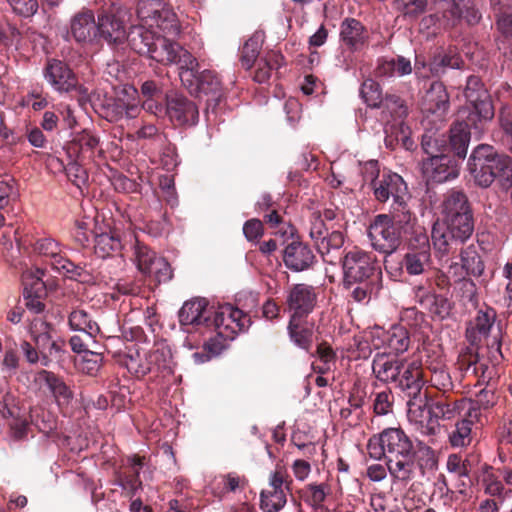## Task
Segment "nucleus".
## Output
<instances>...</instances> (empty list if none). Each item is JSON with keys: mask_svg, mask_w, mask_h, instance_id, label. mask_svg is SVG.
Wrapping results in <instances>:
<instances>
[{"mask_svg": "<svg viewBox=\"0 0 512 512\" xmlns=\"http://www.w3.org/2000/svg\"><path fill=\"white\" fill-rule=\"evenodd\" d=\"M468 170L475 183L483 188L497 181L507 191L512 187V160L499 155L490 145L477 146L468 160Z\"/></svg>", "mask_w": 512, "mask_h": 512, "instance_id": "2", "label": "nucleus"}, {"mask_svg": "<svg viewBox=\"0 0 512 512\" xmlns=\"http://www.w3.org/2000/svg\"><path fill=\"white\" fill-rule=\"evenodd\" d=\"M12 10L23 17L33 16L38 11L37 0H7Z\"/></svg>", "mask_w": 512, "mask_h": 512, "instance_id": "62", "label": "nucleus"}, {"mask_svg": "<svg viewBox=\"0 0 512 512\" xmlns=\"http://www.w3.org/2000/svg\"><path fill=\"white\" fill-rule=\"evenodd\" d=\"M496 320V312L493 308L480 309L475 319L466 329V338L471 344H476L489 336V332Z\"/></svg>", "mask_w": 512, "mask_h": 512, "instance_id": "31", "label": "nucleus"}, {"mask_svg": "<svg viewBox=\"0 0 512 512\" xmlns=\"http://www.w3.org/2000/svg\"><path fill=\"white\" fill-rule=\"evenodd\" d=\"M465 97L467 101L472 104L481 119H492L494 115L493 106L488 98L487 92L483 89L477 77L471 76L468 78Z\"/></svg>", "mask_w": 512, "mask_h": 512, "instance_id": "25", "label": "nucleus"}, {"mask_svg": "<svg viewBox=\"0 0 512 512\" xmlns=\"http://www.w3.org/2000/svg\"><path fill=\"white\" fill-rule=\"evenodd\" d=\"M407 417L422 434L433 435L438 428V423L432 418L431 405H429L426 393L409 396L407 401Z\"/></svg>", "mask_w": 512, "mask_h": 512, "instance_id": "17", "label": "nucleus"}, {"mask_svg": "<svg viewBox=\"0 0 512 512\" xmlns=\"http://www.w3.org/2000/svg\"><path fill=\"white\" fill-rule=\"evenodd\" d=\"M414 294L420 306L427 310L432 317L443 320L450 315L452 309L451 302L443 295L436 294L424 285L415 286Z\"/></svg>", "mask_w": 512, "mask_h": 512, "instance_id": "24", "label": "nucleus"}, {"mask_svg": "<svg viewBox=\"0 0 512 512\" xmlns=\"http://www.w3.org/2000/svg\"><path fill=\"white\" fill-rule=\"evenodd\" d=\"M70 34L77 42H90L98 35L97 21L91 10L84 9L70 20Z\"/></svg>", "mask_w": 512, "mask_h": 512, "instance_id": "26", "label": "nucleus"}, {"mask_svg": "<svg viewBox=\"0 0 512 512\" xmlns=\"http://www.w3.org/2000/svg\"><path fill=\"white\" fill-rule=\"evenodd\" d=\"M461 262H462L461 270H464L465 273H463V271H461L459 274H457L455 272V274L457 276V278L455 279L456 281L463 279L465 275L480 276L484 271V264L479 256V254L477 253L475 248L472 246H469V247L465 248L464 250H462ZM457 269H459L457 264L452 265L450 267V271H452V270L456 271Z\"/></svg>", "mask_w": 512, "mask_h": 512, "instance_id": "38", "label": "nucleus"}, {"mask_svg": "<svg viewBox=\"0 0 512 512\" xmlns=\"http://www.w3.org/2000/svg\"><path fill=\"white\" fill-rule=\"evenodd\" d=\"M360 94L368 106L380 107L383 105L395 119L402 118L407 114V109L402 100L396 96H387L383 99L380 85L372 79H367L363 82Z\"/></svg>", "mask_w": 512, "mask_h": 512, "instance_id": "19", "label": "nucleus"}, {"mask_svg": "<svg viewBox=\"0 0 512 512\" xmlns=\"http://www.w3.org/2000/svg\"><path fill=\"white\" fill-rule=\"evenodd\" d=\"M36 381L41 387H45L54 397L59 407L66 406L73 398L69 387L53 373L42 370L37 373Z\"/></svg>", "mask_w": 512, "mask_h": 512, "instance_id": "29", "label": "nucleus"}, {"mask_svg": "<svg viewBox=\"0 0 512 512\" xmlns=\"http://www.w3.org/2000/svg\"><path fill=\"white\" fill-rule=\"evenodd\" d=\"M372 345L377 350L386 347L391 353L401 354L408 350L410 338L405 328L394 326L388 331L375 328L371 331Z\"/></svg>", "mask_w": 512, "mask_h": 512, "instance_id": "23", "label": "nucleus"}, {"mask_svg": "<svg viewBox=\"0 0 512 512\" xmlns=\"http://www.w3.org/2000/svg\"><path fill=\"white\" fill-rule=\"evenodd\" d=\"M470 142V132L467 123L458 122L450 129V145L458 157L464 158Z\"/></svg>", "mask_w": 512, "mask_h": 512, "instance_id": "43", "label": "nucleus"}, {"mask_svg": "<svg viewBox=\"0 0 512 512\" xmlns=\"http://www.w3.org/2000/svg\"><path fill=\"white\" fill-rule=\"evenodd\" d=\"M94 232V252L98 257L105 259L121 250V241L114 233L105 231L103 227L99 228V231L95 230Z\"/></svg>", "mask_w": 512, "mask_h": 512, "instance_id": "37", "label": "nucleus"}, {"mask_svg": "<svg viewBox=\"0 0 512 512\" xmlns=\"http://www.w3.org/2000/svg\"><path fill=\"white\" fill-rule=\"evenodd\" d=\"M198 63L191 67L192 76L188 81H181L182 84L198 97L210 96L211 100L216 101L221 95L220 82L217 76L209 70H204L198 73Z\"/></svg>", "mask_w": 512, "mask_h": 512, "instance_id": "21", "label": "nucleus"}, {"mask_svg": "<svg viewBox=\"0 0 512 512\" xmlns=\"http://www.w3.org/2000/svg\"><path fill=\"white\" fill-rule=\"evenodd\" d=\"M286 473L281 468L275 469L269 476V483L260 495V507L264 512H278L286 504L289 484H285Z\"/></svg>", "mask_w": 512, "mask_h": 512, "instance_id": "14", "label": "nucleus"}, {"mask_svg": "<svg viewBox=\"0 0 512 512\" xmlns=\"http://www.w3.org/2000/svg\"><path fill=\"white\" fill-rule=\"evenodd\" d=\"M459 162L449 155L438 154L427 157L421 163V172L427 182L444 183L459 175Z\"/></svg>", "mask_w": 512, "mask_h": 512, "instance_id": "13", "label": "nucleus"}, {"mask_svg": "<svg viewBox=\"0 0 512 512\" xmlns=\"http://www.w3.org/2000/svg\"><path fill=\"white\" fill-rule=\"evenodd\" d=\"M140 24L129 31L131 48L163 65H178L181 81L192 76L191 67L197 64L192 54L169 37L180 33L176 14L163 0H140L137 7Z\"/></svg>", "mask_w": 512, "mask_h": 512, "instance_id": "1", "label": "nucleus"}, {"mask_svg": "<svg viewBox=\"0 0 512 512\" xmlns=\"http://www.w3.org/2000/svg\"><path fill=\"white\" fill-rule=\"evenodd\" d=\"M431 264V253L425 251H415L409 248V251L403 258V266L409 275L423 274Z\"/></svg>", "mask_w": 512, "mask_h": 512, "instance_id": "40", "label": "nucleus"}, {"mask_svg": "<svg viewBox=\"0 0 512 512\" xmlns=\"http://www.w3.org/2000/svg\"><path fill=\"white\" fill-rule=\"evenodd\" d=\"M286 303L292 313L291 317L307 316L317 303L315 288L303 283L293 285L288 291Z\"/></svg>", "mask_w": 512, "mask_h": 512, "instance_id": "20", "label": "nucleus"}, {"mask_svg": "<svg viewBox=\"0 0 512 512\" xmlns=\"http://www.w3.org/2000/svg\"><path fill=\"white\" fill-rule=\"evenodd\" d=\"M426 5V0H394L395 8L408 17H416L421 14Z\"/></svg>", "mask_w": 512, "mask_h": 512, "instance_id": "58", "label": "nucleus"}, {"mask_svg": "<svg viewBox=\"0 0 512 512\" xmlns=\"http://www.w3.org/2000/svg\"><path fill=\"white\" fill-rule=\"evenodd\" d=\"M44 272L40 269L29 270L23 273L22 282L24 286L23 293L45 294V284L42 280Z\"/></svg>", "mask_w": 512, "mask_h": 512, "instance_id": "51", "label": "nucleus"}, {"mask_svg": "<svg viewBox=\"0 0 512 512\" xmlns=\"http://www.w3.org/2000/svg\"><path fill=\"white\" fill-rule=\"evenodd\" d=\"M67 177L78 188L86 184L88 174L86 170L77 162H70L65 168Z\"/></svg>", "mask_w": 512, "mask_h": 512, "instance_id": "64", "label": "nucleus"}, {"mask_svg": "<svg viewBox=\"0 0 512 512\" xmlns=\"http://www.w3.org/2000/svg\"><path fill=\"white\" fill-rule=\"evenodd\" d=\"M449 107V96L443 83L435 81L426 91L422 99L421 110L424 115L422 124L433 125L436 129L443 122Z\"/></svg>", "mask_w": 512, "mask_h": 512, "instance_id": "8", "label": "nucleus"}, {"mask_svg": "<svg viewBox=\"0 0 512 512\" xmlns=\"http://www.w3.org/2000/svg\"><path fill=\"white\" fill-rule=\"evenodd\" d=\"M101 227L97 217L86 216L78 219L75 223L74 239L79 245L85 247L89 244L91 236L95 237L94 231H99Z\"/></svg>", "mask_w": 512, "mask_h": 512, "instance_id": "45", "label": "nucleus"}, {"mask_svg": "<svg viewBox=\"0 0 512 512\" xmlns=\"http://www.w3.org/2000/svg\"><path fill=\"white\" fill-rule=\"evenodd\" d=\"M444 9L443 17L447 20L465 19L468 24H475L480 20V14L475 8L473 0H439Z\"/></svg>", "mask_w": 512, "mask_h": 512, "instance_id": "28", "label": "nucleus"}, {"mask_svg": "<svg viewBox=\"0 0 512 512\" xmlns=\"http://www.w3.org/2000/svg\"><path fill=\"white\" fill-rule=\"evenodd\" d=\"M380 74H389L391 76H404L412 72L411 62L403 56H397L390 60H385L380 68Z\"/></svg>", "mask_w": 512, "mask_h": 512, "instance_id": "49", "label": "nucleus"}, {"mask_svg": "<svg viewBox=\"0 0 512 512\" xmlns=\"http://www.w3.org/2000/svg\"><path fill=\"white\" fill-rule=\"evenodd\" d=\"M68 321L72 330L84 332L91 338L95 337L100 332L98 324L92 320L85 310H73L69 315Z\"/></svg>", "mask_w": 512, "mask_h": 512, "instance_id": "42", "label": "nucleus"}, {"mask_svg": "<svg viewBox=\"0 0 512 512\" xmlns=\"http://www.w3.org/2000/svg\"><path fill=\"white\" fill-rule=\"evenodd\" d=\"M51 267L70 279H78L84 272L82 267L74 264L69 259L62 256V254L51 262Z\"/></svg>", "mask_w": 512, "mask_h": 512, "instance_id": "55", "label": "nucleus"}, {"mask_svg": "<svg viewBox=\"0 0 512 512\" xmlns=\"http://www.w3.org/2000/svg\"><path fill=\"white\" fill-rule=\"evenodd\" d=\"M459 369L465 374H471L478 378L479 382H488L493 374L494 367L489 366L485 361H480L476 355L471 352L463 353L458 359Z\"/></svg>", "mask_w": 512, "mask_h": 512, "instance_id": "35", "label": "nucleus"}, {"mask_svg": "<svg viewBox=\"0 0 512 512\" xmlns=\"http://www.w3.org/2000/svg\"><path fill=\"white\" fill-rule=\"evenodd\" d=\"M340 38L344 45L357 51L367 43L368 32L360 21L346 18L340 26Z\"/></svg>", "mask_w": 512, "mask_h": 512, "instance_id": "32", "label": "nucleus"}, {"mask_svg": "<svg viewBox=\"0 0 512 512\" xmlns=\"http://www.w3.org/2000/svg\"><path fill=\"white\" fill-rule=\"evenodd\" d=\"M211 325L220 338L234 339L238 333L249 328L251 319L237 307L225 304L215 310Z\"/></svg>", "mask_w": 512, "mask_h": 512, "instance_id": "7", "label": "nucleus"}, {"mask_svg": "<svg viewBox=\"0 0 512 512\" xmlns=\"http://www.w3.org/2000/svg\"><path fill=\"white\" fill-rule=\"evenodd\" d=\"M472 441V428L466 422L458 421L449 434V442L455 448L468 446Z\"/></svg>", "mask_w": 512, "mask_h": 512, "instance_id": "52", "label": "nucleus"}, {"mask_svg": "<svg viewBox=\"0 0 512 512\" xmlns=\"http://www.w3.org/2000/svg\"><path fill=\"white\" fill-rule=\"evenodd\" d=\"M122 92L127 99L124 97H118L116 107L119 110L118 114L120 117L133 118L138 113V104L136 101L137 90L133 86H124Z\"/></svg>", "mask_w": 512, "mask_h": 512, "instance_id": "46", "label": "nucleus"}, {"mask_svg": "<svg viewBox=\"0 0 512 512\" xmlns=\"http://www.w3.org/2000/svg\"><path fill=\"white\" fill-rule=\"evenodd\" d=\"M102 354L95 352H85L82 356L80 368L83 372L94 375L98 372L102 364Z\"/></svg>", "mask_w": 512, "mask_h": 512, "instance_id": "63", "label": "nucleus"}, {"mask_svg": "<svg viewBox=\"0 0 512 512\" xmlns=\"http://www.w3.org/2000/svg\"><path fill=\"white\" fill-rule=\"evenodd\" d=\"M375 263L376 259L371 253L359 247L351 248L344 254L342 260L345 281L363 282L373 274Z\"/></svg>", "mask_w": 512, "mask_h": 512, "instance_id": "9", "label": "nucleus"}, {"mask_svg": "<svg viewBox=\"0 0 512 512\" xmlns=\"http://www.w3.org/2000/svg\"><path fill=\"white\" fill-rule=\"evenodd\" d=\"M263 43L261 33L253 34L243 45L241 51V63L246 69H250L256 61Z\"/></svg>", "mask_w": 512, "mask_h": 512, "instance_id": "47", "label": "nucleus"}, {"mask_svg": "<svg viewBox=\"0 0 512 512\" xmlns=\"http://www.w3.org/2000/svg\"><path fill=\"white\" fill-rule=\"evenodd\" d=\"M427 369L431 373L430 381L433 386L442 390H448L452 387L451 377L441 361L428 365Z\"/></svg>", "mask_w": 512, "mask_h": 512, "instance_id": "53", "label": "nucleus"}, {"mask_svg": "<svg viewBox=\"0 0 512 512\" xmlns=\"http://www.w3.org/2000/svg\"><path fill=\"white\" fill-rule=\"evenodd\" d=\"M306 491L309 494L307 497V501L313 507H321L326 497L330 494L331 489L328 484L320 483V484H309L306 486Z\"/></svg>", "mask_w": 512, "mask_h": 512, "instance_id": "57", "label": "nucleus"}, {"mask_svg": "<svg viewBox=\"0 0 512 512\" xmlns=\"http://www.w3.org/2000/svg\"><path fill=\"white\" fill-rule=\"evenodd\" d=\"M210 314L204 299H193L181 307L179 321L182 325H201L209 320Z\"/></svg>", "mask_w": 512, "mask_h": 512, "instance_id": "34", "label": "nucleus"}, {"mask_svg": "<svg viewBox=\"0 0 512 512\" xmlns=\"http://www.w3.org/2000/svg\"><path fill=\"white\" fill-rule=\"evenodd\" d=\"M43 76L51 87L59 93H68L77 86V78L70 67L57 59L47 61Z\"/></svg>", "mask_w": 512, "mask_h": 512, "instance_id": "22", "label": "nucleus"}, {"mask_svg": "<svg viewBox=\"0 0 512 512\" xmlns=\"http://www.w3.org/2000/svg\"><path fill=\"white\" fill-rule=\"evenodd\" d=\"M481 409L477 406V403H474L472 399H461L459 405V414L463 412V418L460 422H466L469 427L476 423L481 422Z\"/></svg>", "mask_w": 512, "mask_h": 512, "instance_id": "56", "label": "nucleus"}, {"mask_svg": "<svg viewBox=\"0 0 512 512\" xmlns=\"http://www.w3.org/2000/svg\"><path fill=\"white\" fill-rule=\"evenodd\" d=\"M309 236L323 257L338 251L345 241L344 234L340 230L334 229L333 225L328 227L321 216H314L311 219Z\"/></svg>", "mask_w": 512, "mask_h": 512, "instance_id": "11", "label": "nucleus"}, {"mask_svg": "<svg viewBox=\"0 0 512 512\" xmlns=\"http://www.w3.org/2000/svg\"><path fill=\"white\" fill-rule=\"evenodd\" d=\"M135 262L138 270L158 283L167 282L172 278L169 263L147 246L137 243L135 246Z\"/></svg>", "mask_w": 512, "mask_h": 512, "instance_id": "12", "label": "nucleus"}, {"mask_svg": "<svg viewBox=\"0 0 512 512\" xmlns=\"http://www.w3.org/2000/svg\"><path fill=\"white\" fill-rule=\"evenodd\" d=\"M459 401L454 402H446V401H437L431 404V412L433 420L442 419H452L456 415L459 414Z\"/></svg>", "mask_w": 512, "mask_h": 512, "instance_id": "54", "label": "nucleus"}, {"mask_svg": "<svg viewBox=\"0 0 512 512\" xmlns=\"http://www.w3.org/2000/svg\"><path fill=\"white\" fill-rule=\"evenodd\" d=\"M387 469L394 483L406 485L414 477V455L387 460Z\"/></svg>", "mask_w": 512, "mask_h": 512, "instance_id": "36", "label": "nucleus"}, {"mask_svg": "<svg viewBox=\"0 0 512 512\" xmlns=\"http://www.w3.org/2000/svg\"><path fill=\"white\" fill-rule=\"evenodd\" d=\"M371 331L364 335H356L348 345V351L352 353L354 358H368L372 350Z\"/></svg>", "mask_w": 512, "mask_h": 512, "instance_id": "50", "label": "nucleus"}, {"mask_svg": "<svg viewBox=\"0 0 512 512\" xmlns=\"http://www.w3.org/2000/svg\"><path fill=\"white\" fill-rule=\"evenodd\" d=\"M483 485L485 492L491 496H502L504 492V486L498 477L489 468L483 475Z\"/></svg>", "mask_w": 512, "mask_h": 512, "instance_id": "60", "label": "nucleus"}, {"mask_svg": "<svg viewBox=\"0 0 512 512\" xmlns=\"http://www.w3.org/2000/svg\"><path fill=\"white\" fill-rule=\"evenodd\" d=\"M411 215L404 210L403 216L393 217L387 214L377 215L368 229V237L372 247L384 254H392L401 244L402 235L410 226Z\"/></svg>", "mask_w": 512, "mask_h": 512, "instance_id": "3", "label": "nucleus"}, {"mask_svg": "<svg viewBox=\"0 0 512 512\" xmlns=\"http://www.w3.org/2000/svg\"><path fill=\"white\" fill-rule=\"evenodd\" d=\"M314 259L315 256L312 250L300 242H292L284 250L283 260L285 265L296 272L308 269Z\"/></svg>", "mask_w": 512, "mask_h": 512, "instance_id": "30", "label": "nucleus"}, {"mask_svg": "<svg viewBox=\"0 0 512 512\" xmlns=\"http://www.w3.org/2000/svg\"><path fill=\"white\" fill-rule=\"evenodd\" d=\"M444 223L446 232L439 224H435L431 233L434 248L442 253L447 252L451 240L463 243L470 238L474 230L471 211L444 220Z\"/></svg>", "mask_w": 512, "mask_h": 512, "instance_id": "5", "label": "nucleus"}, {"mask_svg": "<svg viewBox=\"0 0 512 512\" xmlns=\"http://www.w3.org/2000/svg\"><path fill=\"white\" fill-rule=\"evenodd\" d=\"M30 332L41 355L42 365L47 366L53 359L60 358L64 352L65 341L56 335L49 323L41 319H34Z\"/></svg>", "mask_w": 512, "mask_h": 512, "instance_id": "6", "label": "nucleus"}, {"mask_svg": "<svg viewBox=\"0 0 512 512\" xmlns=\"http://www.w3.org/2000/svg\"><path fill=\"white\" fill-rule=\"evenodd\" d=\"M491 5L497 16L499 31L512 37V0H491Z\"/></svg>", "mask_w": 512, "mask_h": 512, "instance_id": "44", "label": "nucleus"}, {"mask_svg": "<svg viewBox=\"0 0 512 512\" xmlns=\"http://www.w3.org/2000/svg\"><path fill=\"white\" fill-rule=\"evenodd\" d=\"M403 361L378 353L372 363V370L375 377L384 383H395L402 368Z\"/></svg>", "mask_w": 512, "mask_h": 512, "instance_id": "33", "label": "nucleus"}, {"mask_svg": "<svg viewBox=\"0 0 512 512\" xmlns=\"http://www.w3.org/2000/svg\"><path fill=\"white\" fill-rule=\"evenodd\" d=\"M36 250L39 254L48 257L50 259V264L61 254L59 244L51 238L38 240L36 243Z\"/></svg>", "mask_w": 512, "mask_h": 512, "instance_id": "61", "label": "nucleus"}, {"mask_svg": "<svg viewBox=\"0 0 512 512\" xmlns=\"http://www.w3.org/2000/svg\"><path fill=\"white\" fill-rule=\"evenodd\" d=\"M403 506L406 512H435L433 509L427 508L425 500L414 491L406 493Z\"/></svg>", "mask_w": 512, "mask_h": 512, "instance_id": "59", "label": "nucleus"}, {"mask_svg": "<svg viewBox=\"0 0 512 512\" xmlns=\"http://www.w3.org/2000/svg\"><path fill=\"white\" fill-rule=\"evenodd\" d=\"M150 366V373L166 376L173 373L172 353L165 341H158L145 352Z\"/></svg>", "mask_w": 512, "mask_h": 512, "instance_id": "27", "label": "nucleus"}, {"mask_svg": "<svg viewBox=\"0 0 512 512\" xmlns=\"http://www.w3.org/2000/svg\"><path fill=\"white\" fill-rule=\"evenodd\" d=\"M122 364L131 374L137 377L150 373V366L146 354H141L139 351L130 352L125 355Z\"/></svg>", "mask_w": 512, "mask_h": 512, "instance_id": "48", "label": "nucleus"}, {"mask_svg": "<svg viewBox=\"0 0 512 512\" xmlns=\"http://www.w3.org/2000/svg\"><path fill=\"white\" fill-rule=\"evenodd\" d=\"M166 113L170 121L178 126H193L199 120V111L196 104L177 93L167 95Z\"/></svg>", "mask_w": 512, "mask_h": 512, "instance_id": "18", "label": "nucleus"}, {"mask_svg": "<svg viewBox=\"0 0 512 512\" xmlns=\"http://www.w3.org/2000/svg\"><path fill=\"white\" fill-rule=\"evenodd\" d=\"M367 451L371 458L380 460L415 455L411 439L400 428H387L369 439Z\"/></svg>", "mask_w": 512, "mask_h": 512, "instance_id": "4", "label": "nucleus"}, {"mask_svg": "<svg viewBox=\"0 0 512 512\" xmlns=\"http://www.w3.org/2000/svg\"><path fill=\"white\" fill-rule=\"evenodd\" d=\"M127 11L114 5L98 15L97 32L99 37L108 43H122L128 40L129 32H126L125 21Z\"/></svg>", "mask_w": 512, "mask_h": 512, "instance_id": "10", "label": "nucleus"}, {"mask_svg": "<svg viewBox=\"0 0 512 512\" xmlns=\"http://www.w3.org/2000/svg\"><path fill=\"white\" fill-rule=\"evenodd\" d=\"M374 195L380 202H386L393 199L394 210L401 208L405 210L407 186L403 178L396 173H383L381 178L374 182Z\"/></svg>", "mask_w": 512, "mask_h": 512, "instance_id": "15", "label": "nucleus"}, {"mask_svg": "<svg viewBox=\"0 0 512 512\" xmlns=\"http://www.w3.org/2000/svg\"><path fill=\"white\" fill-rule=\"evenodd\" d=\"M470 211L468 199L461 191L451 190L448 192L441 205V213L444 220Z\"/></svg>", "mask_w": 512, "mask_h": 512, "instance_id": "39", "label": "nucleus"}, {"mask_svg": "<svg viewBox=\"0 0 512 512\" xmlns=\"http://www.w3.org/2000/svg\"><path fill=\"white\" fill-rule=\"evenodd\" d=\"M288 333L291 341L299 348L309 350L312 346V328L300 323V318L291 317L288 326Z\"/></svg>", "mask_w": 512, "mask_h": 512, "instance_id": "41", "label": "nucleus"}, {"mask_svg": "<svg viewBox=\"0 0 512 512\" xmlns=\"http://www.w3.org/2000/svg\"><path fill=\"white\" fill-rule=\"evenodd\" d=\"M427 381L422 361L413 356L410 360L403 361L402 368H400V373L394 384L409 397L423 393L422 389Z\"/></svg>", "mask_w": 512, "mask_h": 512, "instance_id": "16", "label": "nucleus"}]
</instances>
